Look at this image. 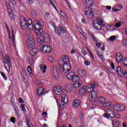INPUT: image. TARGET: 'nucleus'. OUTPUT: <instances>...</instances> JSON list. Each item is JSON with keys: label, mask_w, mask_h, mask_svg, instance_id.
I'll use <instances>...</instances> for the list:
<instances>
[{"label": "nucleus", "mask_w": 127, "mask_h": 127, "mask_svg": "<svg viewBox=\"0 0 127 127\" xmlns=\"http://www.w3.org/2000/svg\"><path fill=\"white\" fill-rule=\"evenodd\" d=\"M116 37H117L116 36H112L110 37L109 39L110 41H114Z\"/></svg>", "instance_id": "obj_45"}, {"label": "nucleus", "mask_w": 127, "mask_h": 127, "mask_svg": "<svg viewBox=\"0 0 127 127\" xmlns=\"http://www.w3.org/2000/svg\"><path fill=\"white\" fill-rule=\"evenodd\" d=\"M34 29L35 30V32L36 35L38 36H40L43 34V29L41 27L39 28H36V26H34Z\"/></svg>", "instance_id": "obj_9"}, {"label": "nucleus", "mask_w": 127, "mask_h": 127, "mask_svg": "<svg viewBox=\"0 0 127 127\" xmlns=\"http://www.w3.org/2000/svg\"><path fill=\"white\" fill-rule=\"evenodd\" d=\"M119 112H123V111H124L125 109V105H124L123 104L121 105L119 104Z\"/></svg>", "instance_id": "obj_35"}, {"label": "nucleus", "mask_w": 127, "mask_h": 127, "mask_svg": "<svg viewBox=\"0 0 127 127\" xmlns=\"http://www.w3.org/2000/svg\"><path fill=\"white\" fill-rule=\"evenodd\" d=\"M77 74H78L80 77H84L87 74V70L83 68H79L77 70Z\"/></svg>", "instance_id": "obj_10"}, {"label": "nucleus", "mask_w": 127, "mask_h": 127, "mask_svg": "<svg viewBox=\"0 0 127 127\" xmlns=\"http://www.w3.org/2000/svg\"><path fill=\"white\" fill-rule=\"evenodd\" d=\"M98 86H99V84L96 81L92 82L90 84H88L86 86V91L87 93H91L92 91L95 90V88H97Z\"/></svg>", "instance_id": "obj_5"}, {"label": "nucleus", "mask_w": 127, "mask_h": 127, "mask_svg": "<svg viewBox=\"0 0 127 127\" xmlns=\"http://www.w3.org/2000/svg\"><path fill=\"white\" fill-rule=\"evenodd\" d=\"M70 80L72 81L73 83L81 81V80H80V77L78 76V75L75 74L73 75V76H72Z\"/></svg>", "instance_id": "obj_15"}, {"label": "nucleus", "mask_w": 127, "mask_h": 127, "mask_svg": "<svg viewBox=\"0 0 127 127\" xmlns=\"http://www.w3.org/2000/svg\"><path fill=\"white\" fill-rule=\"evenodd\" d=\"M54 29H55V31L56 32V33H57V34L59 35V34H60V31L58 29H58L57 28L56 29V27H55V28H54Z\"/></svg>", "instance_id": "obj_50"}, {"label": "nucleus", "mask_w": 127, "mask_h": 127, "mask_svg": "<svg viewBox=\"0 0 127 127\" xmlns=\"http://www.w3.org/2000/svg\"><path fill=\"white\" fill-rule=\"evenodd\" d=\"M1 75L2 76L4 79L6 80L7 78L6 77V76H5V74L4 73L1 72Z\"/></svg>", "instance_id": "obj_51"}, {"label": "nucleus", "mask_w": 127, "mask_h": 127, "mask_svg": "<svg viewBox=\"0 0 127 127\" xmlns=\"http://www.w3.org/2000/svg\"><path fill=\"white\" fill-rule=\"evenodd\" d=\"M112 124L114 127H120V122L116 120H113L112 122Z\"/></svg>", "instance_id": "obj_24"}, {"label": "nucleus", "mask_w": 127, "mask_h": 127, "mask_svg": "<svg viewBox=\"0 0 127 127\" xmlns=\"http://www.w3.org/2000/svg\"><path fill=\"white\" fill-rule=\"evenodd\" d=\"M122 44L124 45H127V39H125L123 40L122 41Z\"/></svg>", "instance_id": "obj_48"}, {"label": "nucleus", "mask_w": 127, "mask_h": 127, "mask_svg": "<svg viewBox=\"0 0 127 127\" xmlns=\"http://www.w3.org/2000/svg\"><path fill=\"white\" fill-rule=\"evenodd\" d=\"M27 71L29 73L30 77H32L33 76V73H32V68H31V66H28Z\"/></svg>", "instance_id": "obj_30"}, {"label": "nucleus", "mask_w": 127, "mask_h": 127, "mask_svg": "<svg viewBox=\"0 0 127 127\" xmlns=\"http://www.w3.org/2000/svg\"><path fill=\"white\" fill-rule=\"evenodd\" d=\"M123 62H124L123 64L124 66L127 67V58L124 59V60H123Z\"/></svg>", "instance_id": "obj_43"}, {"label": "nucleus", "mask_w": 127, "mask_h": 127, "mask_svg": "<svg viewBox=\"0 0 127 127\" xmlns=\"http://www.w3.org/2000/svg\"><path fill=\"white\" fill-rule=\"evenodd\" d=\"M107 26H109V28H110L111 31L115 30V26H114L113 25H108Z\"/></svg>", "instance_id": "obj_44"}, {"label": "nucleus", "mask_w": 127, "mask_h": 127, "mask_svg": "<svg viewBox=\"0 0 127 127\" xmlns=\"http://www.w3.org/2000/svg\"><path fill=\"white\" fill-rule=\"evenodd\" d=\"M85 14L87 18L92 19L94 17V11L90 6H87L85 9Z\"/></svg>", "instance_id": "obj_4"}, {"label": "nucleus", "mask_w": 127, "mask_h": 127, "mask_svg": "<svg viewBox=\"0 0 127 127\" xmlns=\"http://www.w3.org/2000/svg\"><path fill=\"white\" fill-rule=\"evenodd\" d=\"M73 87L74 89H78L82 86V81L73 82Z\"/></svg>", "instance_id": "obj_16"}, {"label": "nucleus", "mask_w": 127, "mask_h": 127, "mask_svg": "<svg viewBox=\"0 0 127 127\" xmlns=\"http://www.w3.org/2000/svg\"><path fill=\"white\" fill-rule=\"evenodd\" d=\"M97 101L99 103H100V104H103V103L106 101V99L104 97L100 96L97 97Z\"/></svg>", "instance_id": "obj_29"}, {"label": "nucleus", "mask_w": 127, "mask_h": 127, "mask_svg": "<svg viewBox=\"0 0 127 127\" xmlns=\"http://www.w3.org/2000/svg\"><path fill=\"white\" fill-rule=\"evenodd\" d=\"M26 43L28 45L29 43H34V39H33V37H30L29 38H28Z\"/></svg>", "instance_id": "obj_31"}, {"label": "nucleus", "mask_w": 127, "mask_h": 127, "mask_svg": "<svg viewBox=\"0 0 127 127\" xmlns=\"http://www.w3.org/2000/svg\"><path fill=\"white\" fill-rule=\"evenodd\" d=\"M14 32V31L13 30H12V38H11V40L13 42V45L15 44V36H14V34L13 33Z\"/></svg>", "instance_id": "obj_32"}, {"label": "nucleus", "mask_w": 127, "mask_h": 127, "mask_svg": "<svg viewBox=\"0 0 127 127\" xmlns=\"http://www.w3.org/2000/svg\"><path fill=\"white\" fill-rule=\"evenodd\" d=\"M39 67L42 70L43 73H45L46 72V69H47V66L45 64L41 65L40 64L39 65Z\"/></svg>", "instance_id": "obj_23"}, {"label": "nucleus", "mask_w": 127, "mask_h": 127, "mask_svg": "<svg viewBox=\"0 0 127 127\" xmlns=\"http://www.w3.org/2000/svg\"><path fill=\"white\" fill-rule=\"evenodd\" d=\"M84 64L86 66H89V65H90V61H84Z\"/></svg>", "instance_id": "obj_59"}, {"label": "nucleus", "mask_w": 127, "mask_h": 127, "mask_svg": "<svg viewBox=\"0 0 127 127\" xmlns=\"http://www.w3.org/2000/svg\"><path fill=\"white\" fill-rule=\"evenodd\" d=\"M61 60L63 62V64H60L59 69L62 74H66L71 70V65H70V60L69 57L66 55H63L61 58Z\"/></svg>", "instance_id": "obj_1"}, {"label": "nucleus", "mask_w": 127, "mask_h": 127, "mask_svg": "<svg viewBox=\"0 0 127 127\" xmlns=\"http://www.w3.org/2000/svg\"><path fill=\"white\" fill-rule=\"evenodd\" d=\"M95 24H100L102 25V24L104 22V21L102 20V19L100 17L97 18L96 21H95Z\"/></svg>", "instance_id": "obj_27"}, {"label": "nucleus", "mask_w": 127, "mask_h": 127, "mask_svg": "<svg viewBox=\"0 0 127 127\" xmlns=\"http://www.w3.org/2000/svg\"><path fill=\"white\" fill-rule=\"evenodd\" d=\"M35 54H36L31 50L30 51V55H31V56H35Z\"/></svg>", "instance_id": "obj_53"}, {"label": "nucleus", "mask_w": 127, "mask_h": 127, "mask_svg": "<svg viewBox=\"0 0 127 127\" xmlns=\"http://www.w3.org/2000/svg\"><path fill=\"white\" fill-rule=\"evenodd\" d=\"M5 5L8 11L9 9H11V6H10V4H9V3L6 2Z\"/></svg>", "instance_id": "obj_38"}, {"label": "nucleus", "mask_w": 127, "mask_h": 127, "mask_svg": "<svg viewBox=\"0 0 127 127\" xmlns=\"http://www.w3.org/2000/svg\"><path fill=\"white\" fill-rule=\"evenodd\" d=\"M116 72L118 74H120V73H121V74L123 75V74H124V69L122 66H118L116 67Z\"/></svg>", "instance_id": "obj_20"}, {"label": "nucleus", "mask_w": 127, "mask_h": 127, "mask_svg": "<svg viewBox=\"0 0 127 127\" xmlns=\"http://www.w3.org/2000/svg\"><path fill=\"white\" fill-rule=\"evenodd\" d=\"M42 48L40 49L41 51H43L44 49H45V53H51L52 52V48L51 47L47 45H41Z\"/></svg>", "instance_id": "obj_8"}, {"label": "nucleus", "mask_w": 127, "mask_h": 127, "mask_svg": "<svg viewBox=\"0 0 127 127\" xmlns=\"http://www.w3.org/2000/svg\"><path fill=\"white\" fill-rule=\"evenodd\" d=\"M81 105L80 100L75 99L72 103V106H74L76 108H78Z\"/></svg>", "instance_id": "obj_18"}, {"label": "nucleus", "mask_w": 127, "mask_h": 127, "mask_svg": "<svg viewBox=\"0 0 127 127\" xmlns=\"http://www.w3.org/2000/svg\"><path fill=\"white\" fill-rule=\"evenodd\" d=\"M10 121L13 123V124H14L15 123V118L14 117H11L10 119Z\"/></svg>", "instance_id": "obj_57"}, {"label": "nucleus", "mask_w": 127, "mask_h": 127, "mask_svg": "<svg viewBox=\"0 0 127 127\" xmlns=\"http://www.w3.org/2000/svg\"><path fill=\"white\" fill-rule=\"evenodd\" d=\"M31 15L33 18H34L36 16V13L34 11L31 12Z\"/></svg>", "instance_id": "obj_46"}, {"label": "nucleus", "mask_w": 127, "mask_h": 127, "mask_svg": "<svg viewBox=\"0 0 127 127\" xmlns=\"http://www.w3.org/2000/svg\"><path fill=\"white\" fill-rule=\"evenodd\" d=\"M9 1H10V3L12 4H13L14 5L15 4H16V2L15 1V0H8Z\"/></svg>", "instance_id": "obj_52"}, {"label": "nucleus", "mask_w": 127, "mask_h": 127, "mask_svg": "<svg viewBox=\"0 0 127 127\" xmlns=\"http://www.w3.org/2000/svg\"><path fill=\"white\" fill-rule=\"evenodd\" d=\"M106 113H107L109 115V117L110 118H116V113L114 111L110 109H107L106 110Z\"/></svg>", "instance_id": "obj_13"}, {"label": "nucleus", "mask_w": 127, "mask_h": 127, "mask_svg": "<svg viewBox=\"0 0 127 127\" xmlns=\"http://www.w3.org/2000/svg\"><path fill=\"white\" fill-rule=\"evenodd\" d=\"M116 27H120L121 26V23L118 22L115 24Z\"/></svg>", "instance_id": "obj_64"}, {"label": "nucleus", "mask_w": 127, "mask_h": 127, "mask_svg": "<svg viewBox=\"0 0 127 127\" xmlns=\"http://www.w3.org/2000/svg\"><path fill=\"white\" fill-rule=\"evenodd\" d=\"M25 104H22L21 105V110L22 111H23V112H26V109H25Z\"/></svg>", "instance_id": "obj_40"}, {"label": "nucleus", "mask_w": 127, "mask_h": 127, "mask_svg": "<svg viewBox=\"0 0 127 127\" xmlns=\"http://www.w3.org/2000/svg\"><path fill=\"white\" fill-rule=\"evenodd\" d=\"M97 55L101 59V60L103 61V59H104V58L103 57V55H100V52H99V50H97Z\"/></svg>", "instance_id": "obj_42"}, {"label": "nucleus", "mask_w": 127, "mask_h": 127, "mask_svg": "<svg viewBox=\"0 0 127 127\" xmlns=\"http://www.w3.org/2000/svg\"><path fill=\"white\" fill-rule=\"evenodd\" d=\"M49 35L47 33H45L43 35H41L37 37V41L38 43H39L41 46V44L44 42H49L50 41Z\"/></svg>", "instance_id": "obj_2"}, {"label": "nucleus", "mask_w": 127, "mask_h": 127, "mask_svg": "<svg viewBox=\"0 0 127 127\" xmlns=\"http://www.w3.org/2000/svg\"><path fill=\"white\" fill-rule=\"evenodd\" d=\"M113 11H114L115 12H117V11H120V9L117 8H115V7L112 8Z\"/></svg>", "instance_id": "obj_62"}, {"label": "nucleus", "mask_w": 127, "mask_h": 127, "mask_svg": "<svg viewBox=\"0 0 127 127\" xmlns=\"http://www.w3.org/2000/svg\"><path fill=\"white\" fill-rule=\"evenodd\" d=\"M53 92L56 94V95H61L63 92H64V89L61 87V86H56L54 88L53 90Z\"/></svg>", "instance_id": "obj_6"}, {"label": "nucleus", "mask_w": 127, "mask_h": 127, "mask_svg": "<svg viewBox=\"0 0 127 127\" xmlns=\"http://www.w3.org/2000/svg\"><path fill=\"white\" fill-rule=\"evenodd\" d=\"M45 91V89L44 88L40 87L37 90V94L38 95V96H42Z\"/></svg>", "instance_id": "obj_17"}, {"label": "nucleus", "mask_w": 127, "mask_h": 127, "mask_svg": "<svg viewBox=\"0 0 127 127\" xmlns=\"http://www.w3.org/2000/svg\"><path fill=\"white\" fill-rule=\"evenodd\" d=\"M33 26H36V28L37 27V26H41V24H40V23L39 22V21L38 20H35L34 21L33 24ZM37 25V26H36Z\"/></svg>", "instance_id": "obj_33"}, {"label": "nucleus", "mask_w": 127, "mask_h": 127, "mask_svg": "<svg viewBox=\"0 0 127 127\" xmlns=\"http://www.w3.org/2000/svg\"><path fill=\"white\" fill-rule=\"evenodd\" d=\"M31 50L33 51V52H34L36 54V53H37V52L38 51V49H37V48H32Z\"/></svg>", "instance_id": "obj_49"}, {"label": "nucleus", "mask_w": 127, "mask_h": 127, "mask_svg": "<svg viewBox=\"0 0 127 127\" xmlns=\"http://www.w3.org/2000/svg\"><path fill=\"white\" fill-rule=\"evenodd\" d=\"M98 97V91H94L91 93V94L89 96V98L90 100H94L95 99H97Z\"/></svg>", "instance_id": "obj_12"}, {"label": "nucleus", "mask_w": 127, "mask_h": 127, "mask_svg": "<svg viewBox=\"0 0 127 127\" xmlns=\"http://www.w3.org/2000/svg\"><path fill=\"white\" fill-rule=\"evenodd\" d=\"M123 75L125 78H127V69L123 72Z\"/></svg>", "instance_id": "obj_58"}, {"label": "nucleus", "mask_w": 127, "mask_h": 127, "mask_svg": "<svg viewBox=\"0 0 127 127\" xmlns=\"http://www.w3.org/2000/svg\"><path fill=\"white\" fill-rule=\"evenodd\" d=\"M20 21L21 27L22 28V29H24L25 27H27V20H26V18L23 16L21 17L20 19Z\"/></svg>", "instance_id": "obj_7"}, {"label": "nucleus", "mask_w": 127, "mask_h": 127, "mask_svg": "<svg viewBox=\"0 0 127 127\" xmlns=\"http://www.w3.org/2000/svg\"><path fill=\"white\" fill-rule=\"evenodd\" d=\"M8 13L9 14V17L11 19H13L14 17H15V15L13 14V12H12V10L9 9L8 11Z\"/></svg>", "instance_id": "obj_21"}, {"label": "nucleus", "mask_w": 127, "mask_h": 127, "mask_svg": "<svg viewBox=\"0 0 127 127\" xmlns=\"http://www.w3.org/2000/svg\"><path fill=\"white\" fill-rule=\"evenodd\" d=\"M121 55L122 54H121L120 53H117L115 56L116 60L118 59V57H120Z\"/></svg>", "instance_id": "obj_60"}, {"label": "nucleus", "mask_w": 127, "mask_h": 127, "mask_svg": "<svg viewBox=\"0 0 127 127\" xmlns=\"http://www.w3.org/2000/svg\"><path fill=\"white\" fill-rule=\"evenodd\" d=\"M5 59L6 61L3 62V64L4 67L5 68L6 70L8 72L10 71V68L12 67V64H11V62L10 61V59H9V56L8 55L6 54L5 56Z\"/></svg>", "instance_id": "obj_3"}, {"label": "nucleus", "mask_w": 127, "mask_h": 127, "mask_svg": "<svg viewBox=\"0 0 127 127\" xmlns=\"http://www.w3.org/2000/svg\"><path fill=\"white\" fill-rule=\"evenodd\" d=\"M119 104H115L114 107L113 109L115 111H116V112H119Z\"/></svg>", "instance_id": "obj_36"}, {"label": "nucleus", "mask_w": 127, "mask_h": 127, "mask_svg": "<svg viewBox=\"0 0 127 127\" xmlns=\"http://www.w3.org/2000/svg\"><path fill=\"white\" fill-rule=\"evenodd\" d=\"M112 103L109 102H107L106 103H104L103 104V107L104 108H111Z\"/></svg>", "instance_id": "obj_25"}, {"label": "nucleus", "mask_w": 127, "mask_h": 127, "mask_svg": "<svg viewBox=\"0 0 127 127\" xmlns=\"http://www.w3.org/2000/svg\"><path fill=\"white\" fill-rule=\"evenodd\" d=\"M35 43H29L27 44V46L28 48H32L33 46H34Z\"/></svg>", "instance_id": "obj_41"}, {"label": "nucleus", "mask_w": 127, "mask_h": 127, "mask_svg": "<svg viewBox=\"0 0 127 127\" xmlns=\"http://www.w3.org/2000/svg\"><path fill=\"white\" fill-rule=\"evenodd\" d=\"M32 26L33 28H34V26H33V24H32V20L30 18L28 19V24H27V27H28V28L30 29V28L29 26Z\"/></svg>", "instance_id": "obj_28"}, {"label": "nucleus", "mask_w": 127, "mask_h": 127, "mask_svg": "<svg viewBox=\"0 0 127 127\" xmlns=\"http://www.w3.org/2000/svg\"><path fill=\"white\" fill-rule=\"evenodd\" d=\"M86 93V90H85L83 87L80 88L79 91V95H80V96H84V95H85Z\"/></svg>", "instance_id": "obj_22"}, {"label": "nucleus", "mask_w": 127, "mask_h": 127, "mask_svg": "<svg viewBox=\"0 0 127 127\" xmlns=\"http://www.w3.org/2000/svg\"><path fill=\"white\" fill-rule=\"evenodd\" d=\"M67 104V102L65 101H61V103L60 104V107L61 109H64V106Z\"/></svg>", "instance_id": "obj_34"}, {"label": "nucleus", "mask_w": 127, "mask_h": 127, "mask_svg": "<svg viewBox=\"0 0 127 127\" xmlns=\"http://www.w3.org/2000/svg\"><path fill=\"white\" fill-rule=\"evenodd\" d=\"M48 60H49L50 62H53L54 59L52 57L50 56L48 57Z\"/></svg>", "instance_id": "obj_55"}, {"label": "nucleus", "mask_w": 127, "mask_h": 127, "mask_svg": "<svg viewBox=\"0 0 127 127\" xmlns=\"http://www.w3.org/2000/svg\"><path fill=\"white\" fill-rule=\"evenodd\" d=\"M117 63H121L122 60H123V56L121 55L120 57L117 58Z\"/></svg>", "instance_id": "obj_37"}, {"label": "nucleus", "mask_w": 127, "mask_h": 127, "mask_svg": "<svg viewBox=\"0 0 127 127\" xmlns=\"http://www.w3.org/2000/svg\"><path fill=\"white\" fill-rule=\"evenodd\" d=\"M92 23L95 29H97V30H101L102 29V25L96 24V22L94 20L92 21Z\"/></svg>", "instance_id": "obj_14"}, {"label": "nucleus", "mask_w": 127, "mask_h": 127, "mask_svg": "<svg viewBox=\"0 0 127 127\" xmlns=\"http://www.w3.org/2000/svg\"><path fill=\"white\" fill-rule=\"evenodd\" d=\"M53 74L55 79H58L59 78V73H58L56 65L54 66L53 68Z\"/></svg>", "instance_id": "obj_11"}, {"label": "nucleus", "mask_w": 127, "mask_h": 127, "mask_svg": "<svg viewBox=\"0 0 127 127\" xmlns=\"http://www.w3.org/2000/svg\"><path fill=\"white\" fill-rule=\"evenodd\" d=\"M19 102L20 104H23L24 103V101L22 99V98L20 97L19 98Z\"/></svg>", "instance_id": "obj_61"}, {"label": "nucleus", "mask_w": 127, "mask_h": 127, "mask_svg": "<svg viewBox=\"0 0 127 127\" xmlns=\"http://www.w3.org/2000/svg\"><path fill=\"white\" fill-rule=\"evenodd\" d=\"M58 30H59L60 33L61 34L65 33V32H66V30H65V28L63 27L62 26H60L58 27Z\"/></svg>", "instance_id": "obj_26"}, {"label": "nucleus", "mask_w": 127, "mask_h": 127, "mask_svg": "<svg viewBox=\"0 0 127 127\" xmlns=\"http://www.w3.org/2000/svg\"><path fill=\"white\" fill-rule=\"evenodd\" d=\"M110 66L113 70H115V64H114V63H111Z\"/></svg>", "instance_id": "obj_63"}, {"label": "nucleus", "mask_w": 127, "mask_h": 127, "mask_svg": "<svg viewBox=\"0 0 127 127\" xmlns=\"http://www.w3.org/2000/svg\"><path fill=\"white\" fill-rule=\"evenodd\" d=\"M103 117H104V118H106V119H110V116L108 114V113H104L103 114Z\"/></svg>", "instance_id": "obj_47"}, {"label": "nucleus", "mask_w": 127, "mask_h": 127, "mask_svg": "<svg viewBox=\"0 0 127 127\" xmlns=\"http://www.w3.org/2000/svg\"><path fill=\"white\" fill-rule=\"evenodd\" d=\"M26 121H27V125L28 126V127H33V126H32V125H29V121L28 120V119L27 118L26 119Z\"/></svg>", "instance_id": "obj_54"}, {"label": "nucleus", "mask_w": 127, "mask_h": 127, "mask_svg": "<svg viewBox=\"0 0 127 127\" xmlns=\"http://www.w3.org/2000/svg\"><path fill=\"white\" fill-rule=\"evenodd\" d=\"M88 6H93V2L91 1V0H86V3H88Z\"/></svg>", "instance_id": "obj_39"}, {"label": "nucleus", "mask_w": 127, "mask_h": 127, "mask_svg": "<svg viewBox=\"0 0 127 127\" xmlns=\"http://www.w3.org/2000/svg\"><path fill=\"white\" fill-rule=\"evenodd\" d=\"M61 14L62 16H63V18H65V14H64V12H63L62 10L60 11Z\"/></svg>", "instance_id": "obj_56"}, {"label": "nucleus", "mask_w": 127, "mask_h": 127, "mask_svg": "<svg viewBox=\"0 0 127 127\" xmlns=\"http://www.w3.org/2000/svg\"><path fill=\"white\" fill-rule=\"evenodd\" d=\"M74 75L75 72L73 71H70L66 75V79L68 80H71Z\"/></svg>", "instance_id": "obj_19"}]
</instances>
